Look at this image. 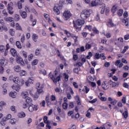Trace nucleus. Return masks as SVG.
Here are the masks:
<instances>
[{"label": "nucleus", "mask_w": 129, "mask_h": 129, "mask_svg": "<svg viewBox=\"0 0 129 129\" xmlns=\"http://www.w3.org/2000/svg\"><path fill=\"white\" fill-rule=\"evenodd\" d=\"M28 106H30V105H28V103L26 102L24 103L22 105V107L23 108H24V109L27 108Z\"/></svg>", "instance_id": "obj_49"}, {"label": "nucleus", "mask_w": 129, "mask_h": 129, "mask_svg": "<svg viewBox=\"0 0 129 129\" xmlns=\"http://www.w3.org/2000/svg\"><path fill=\"white\" fill-rule=\"evenodd\" d=\"M85 23V21H84V20L78 19L76 21V24L75 21H73L74 27L76 28V29H77V26H82V25H84Z\"/></svg>", "instance_id": "obj_4"}, {"label": "nucleus", "mask_w": 129, "mask_h": 129, "mask_svg": "<svg viewBox=\"0 0 129 129\" xmlns=\"http://www.w3.org/2000/svg\"><path fill=\"white\" fill-rule=\"evenodd\" d=\"M39 109V105H34L31 104L29 105L28 107V110L30 112H34V111H37Z\"/></svg>", "instance_id": "obj_3"}, {"label": "nucleus", "mask_w": 129, "mask_h": 129, "mask_svg": "<svg viewBox=\"0 0 129 129\" xmlns=\"http://www.w3.org/2000/svg\"><path fill=\"white\" fill-rule=\"evenodd\" d=\"M108 100L110 102L111 104H112L113 105H115L116 104V103L117 102V101H116L115 99H112L110 97L108 98Z\"/></svg>", "instance_id": "obj_15"}, {"label": "nucleus", "mask_w": 129, "mask_h": 129, "mask_svg": "<svg viewBox=\"0 0 129 129\" xmlns=\"http://www.w3.org/2000/svg\"><path fill=\"white\" fill-rule=\"evenodd\" d=\"M92 31L94 34H99V31L97 30V29L95 27L92 29Z\"/></svg>", "instance_id": "obj_52"}, {"label": "nucleus", "mask_w": 129, "mask_h": 129, "mask_svg": "<svg viewBox=\"0 0 129 129\" xmlns=\"http://www.w3.org/2000/svg\"><path fill=\"white\" fill-rule=\"evenodd\" d=\"M34 94H35V91H34L33 89L29 90V94H30L31 96L33 97V95H34Z\"/></svg>", "instance_id": "obj_57"}, {"label": "nucleus", "mask_w": 129, "mask_h": 129, "mask_svg": "<svg viewBox=\"0 0 129 129\" xmlns=\"http://www.w3.org/2000/svg\"><path fill=\"white\" fill-rule=\"evenodd\" d=\"M72 38H73V39H74L75 43H76V42H77V39H78V36L75 35L74 34H72Z\"/></svg>", "instance_id": "obj_43"}, {"label": "nucleus", "mask_w": 129, "mask_h": 129, "mask_svg": "<svg viewBox=\"0 0 129 129\" xmlns=\"http://www.w3.org/2000/svg\"><path fill=\"white\" fill-rule=\"evenodd\" d=\"M20 85H24L25 84V81L23 79L19 80V83Z\"/></svg>", "instance_id": "obj_62"}, {"label": "nucleus", "mask_w": 129, "mask_h": 129, "mask_svg": "<svg viewBox=\"0 0 129 129\" xmlns=\"http://www.w3.org/2000/svg\"><path fill=\"white\" fill-rule=\"evenodd\" d=\"M94 59H95V60L100 59V54L98 52L95 53L94 55Z\"/></svg>", "instance_id": "obj_26"}, {"label": "nucleus", "mask_w": 129, "mask_h": 129, "mask_svg": "<svg viewBox=\"0 0 129 129\" xmlns=\"http://www.w3.org/2000/svg\"><path fill=\"white\" fill-rule=\"evenodd\" d=\"M128 20L127 19V18H126L125 19H123L122 20V22L124 23V24H125V26H126V27H128Z\"/></svg>", "instance_id": "obj_36"}, {"label": "nucleus", "mask_w": 129, "mask_h": 129, "mask_svg": "<svg viewBox=\"0 0 129 129\" xmlns=\"http://www.w3.org/2000/svg\"><path fill=\"white\" fill-rule=\"evenodd\" d=\"M16 62L18 63V64H21V65H24L25 62H24V60H23V58L21 56L18 55L16 56Z\"/></svg>", "instance_id": "obj_7"}, {"label": "nucleus", "mask_w": 129, "mask_h": 129, "mask_svg": "<svg viewBox=\"0 0 129 129\" xmlns=\"http://www.w3.org/2000/svg\"><path fill=\"white\" fill-rule=\"evenodd\" d=\"M32 39L34 42H37V40H38V35L36 34H33L32 35Z\"/></svg>", "instance_id": "obj_34"}, {"label": "nucleus", "mask_w": 129, "mask_h": 129, "mask_svg": "<svg viewBox=\"0 0 129 129\" xmlns=\"http://www.w3.org/2000/svg\"><path fill=\"white\" fill-rule=\"evenodd\" d=\"M122 116L124 117V118H127V116H128V113L127 112V111H125L122 113Z\"/></svg>", "instance_id": "obj_37"}, {"label": "nucleus", "mask_w": 129, "mask_h": 129, "mask_svg": "<svg viewBox=\"0 0 129 129\" xmlns=\"http://www.w3.org/2000/svg\"><path fill=\"white\" fill-rule=\"evenodd\" d=\"M39 96H40V94L38 93H36L34 94L32 97H34L35 99H38V98H39Z\"/></svg>", "instance_id": "obj_42"}, {"label": "nucleus", "mask_w": 129, "mask_h": 129, "mask_svg": "<svg viewBox=\"0 0 129 129\" xmlns=\"http://www.w3.org/2000/svg\"><path fill=\"white\" fill-rule=\"evenodd\" d=\"M91 45H90V44L87 43L85 46V49L86 50H89V49H91Z\"/></svg>", "instance_id": "obj_59"}, {"label": "nucleus", "mask_w": 129, "mask_h": 129, "mask_svg": "<svg viewBox=\"0 0 129 129\" xmlns=\"http://www.w3.org/2000/svg\"><path fill=\"white\" fill-rule=\"evenodd\" d=\"M5 50H6V48H5V46H4V45H1L0 52H1V53H3V52H5Z\"/></svg>", "instance_id": "obj_53"}, {"label": "nucleus", "mask_w": 129, "mask_h": 129, "mask_svg": "<svg viewBox=\"0 0 129 129\" xmlns=\"http://www.w3.org/2000/svg\"><path fill=\"white\" fill-rule=\"evenodd\" d=\"M91 13H92V11H91V10L85 9L83 10L81 13V18L83 20H86L87 18H89V17H90Z\"/></svg>", "instance_id": "obj_1"}, {"label": "nucleus", "mask_w": 129, "mask_h": 129, "mask_svg": "<svg viewBox=\"0 0 129 129\" xmlns=\"http://www.w3.org/2000/svg\"><path fill=\"white\" fill-rule=\"evenodd\" d=\"M50 100L51 101H55L56 100V96L55 95H51L50 96Z\"/></svg>", "instance_id": "obj_60"}, {"label": "nucleus", "mask_w": 129, "mask_h": 129, "mask_svg": "<svg viewBox=\"0 0 129 129\" xmlns=\"http://www.w3.org/2000/svg\"><path fill=\"white\" fill-rule=\"evenodd\" d=\"M117 10H118V8L117 6L114 5V6H113V7L111 9L112 13H113V14H114L115 13V12H116V11H117Z\"/></svg>", "instance_id": "obj_30"}, {"label": "nucleus", "mask_w": 129, "mask_h": 129, "mask_svg": "<svg viewBox=\"0 0 129 129\" xmlns=\"http://www.w3.org/2000/svg\"><path fill=\"white\" fill-rule=\"evenodd\" d=\"M102 87L104 90H106V89H108L109 87H108V85L105 84V82H104L102 84Z\"/></svg>", "instance_id": "obj_29"}, {"label": "nucleus", "mask_w": 129, "mask_h": 129, "mask_svg": "<svg viewBox=\"0 0 129 129\" xmlns=\"http://www.w3.org/2000/svg\"><path fill=\"white\" fill-rule=\"evenodd\" d=\"M92 57V52H89L88 55L86 56L87 59H90Z\"/></svg>", "instance_id": "obj_51"}, {"label": "nucleus", "mask_w": 129, "mask_h": 129, "mask_svg": "<svg viewBox=\"0 0 129 129\" xmlns=\"http://www.w3.org/2000/svg\"><path fill=\"white\" fill-rule=\"evenodd\" d=\"M61 8H62V7L59 5L54 6L53 8V12L56 14V15H60V9Z\"/></svg>", "instance_id": "obj_9"}, {"label": "nucleus", "mask_w": 129, "mask_h": 129, "mask_svg": "<svg viewBox=\"0 0 129 129\" xmlns=\"http://www.w3.org/2000/svg\"><path fill=\"white\" fill-rule=\"evenodd\" d=\"M117 14L119 17H121V16H122V14H123V10L122 9H119L117 11Z\"/></svg>", "instance_id": "obj_33"}, {"label": "nucleus", "mask_w": 129, "mask_h": 129, "mask_svg": "<svg viewBox=\"0 0 129 129\" xmlns=\"http://www.w3.org/2000/svg\"><path fill=\"white\" fill-rule=\"evenodd\" d=\"M5 20L6 22H14V19L13 18V17H6L5 18Z\"/></svg>", "instance_id": "obj_31"}, {"label": "nucleus", "mask_w": 129, "mask_h": 129, "mask_svg": "<svg viewBox=\"0 0 129 129\" xmlns=\"http://www.w3.org/2000/svg\"><path fill=\"white\" fill-rule=\"evenodd\" d=\"M90 89L87 86H85L84 87V89L82 90V91H85L86 93H88V92L89 91Z\"/></svg>", "instance_id": "obj_44"}, {"label": "nucleus", "mask_w": 129, "mask_h": 129, "mask_svg": "<svg viewBox=\"0 0 129 129\" xmlns=\"http://www.w3.org/2000/svg\"><path fill=\"white\" fill-rule=\"evenodd\" d=\"M102 7V8L101 11V14H104V12L105 13H106V14L109 13V8H105V4H103Z\"/></svg>", "instance_id": "obj_10"}, {"label": "nucleus", "mask_w": 129, "mask_h": 129, "mask_svg": "<svg viewBox=\"0 0 129 129\" xmlns=\"http://www.w3.org/2000/svg\"><path fill=\"white\" fill-rule=\"evenodd\" d=\"M39 62V60L37 59H34L32 62V65H37L38 64V62Z\"/></svg>", "instance_id": "obj_56"}, {"label": "nucleus", "mask_w": 129, "mask_h": 129, "mask_svg": "<svg viewBox=\"0 0 129 129\" xmlns=\"http://www.w3.org/2000/svg\"><path fill=\"white\" fill-rule=\"evenodd\" d=\"M13 69L15 72H17L18 73L22 70L21 66H15Z\"/></svg>", "instance_id": "obj_17"}, {"label": "nucleus", "mask_w": 129, "mask_h": 129, "mask_svg": "<svg viewBox=\"0 0 129 129\" xmlns=\"http://www.w3.org/2000/svg\"><path fill=\"white\" fill-rule=\"evenodd\" d=\"M4 30L8 31V29L7 28V27L4 25L2 26H0V32H3Z\"/></svg>", "instance_id": "obj_38"}, {"label": "nucleus", "mask_w": 129, "mask_h": 129, "mask_svg": "<svg viewBox=\"0 0 129 129\" xmlns=\"http://www.w3.org/2000/svg\"><path fill=\"white\" fill-rule=\"evenodd\" d=\"M32 101H33V100H32V98L30 97H28L26 100V102L28 103V104L29 105H31V104L32 103Z\"/></svg>", "instance_id": "obj_32"}, {"label": "nucleus", "mask_w": 129, "mask_h": 129, "mask_svg": "<svg viewBox=\"0 0 129 129\" xmlns=\"http://www.w3.org/2000/svg\"><path fill=\"white\" fill-rule=\"evenodd\" d=\"M85 29L88 30L89 31H91L92 30V26L91 25H87Z\"/></svg>", "instance_id": "obj_50"}, {"label": "nucleus", "mask_w": 129, "mask_h": 129, "mask_svg": "<svg viewBox=\"0 0 129 129\" xmlns=\"http://www.w3.org/2000/svg\"><path fill=\"white\" fill-rule=\"evenodd\" d=\"M20 15L23 19H26L27 18V13L24 11H20Z\"/></svg>", "instance_id": "obj_28"}, {"label": "nucleus", "mask_w": 129, "mask_h": 129, "mask_svg": "<svg viewBox=\"0 0 129 129\" xmlns=\"http://www.w3.org/2000/svg\"><path fill=\"white\" fill-rule=\"evenodd\" d=\"M9 96H10V97H12V98H16V97H17V93L10 92L9 93Z\"/></svg>", "instance_id": "obj_24"}, {"label": "nucleus", "mask_w": 129, "mask_h": 129, "mask_svg": "<svg viewBox=\"0 0 129 129\" xmlns=\"http://www.w3.org/2000/svg\"><path fill=\"white\" fill-rule=\"evenodd\" d=\"M72 16V14H71V12H70V11L69 10L65 11L63 12V16L66 21H67V20L70 19Z\"/></svg>", "instance_id": "obj_6"}, {"label": "nucleus", "mask_w": 129, "mask_h": 129, "mask_svg": "<svg viewBox=\"0 0 129 129\" xmlns=\"http://www.w3.org/2000/svg\"><path fill=\"white\" fill-rule=\"evenodd\" d=\"M14 19L16 21L19 22L20 21V15L16 14L14 15Z\"/></svg>", "instance_id": "obj_39"}, {"label": "nucleus", "mask_w": 129, "mask_h": 129, "mask_svg": "<svg viewBox=\"0 0 129 129\" xmlns=\"http://www.w3.org/2000/svg\"><path fill=\"white\" fill-rule=\"evenodd\" d=\"M75 99L76 100L78 103V105H80L81 104V102L80 101V97L78 95H76L75 97Z\"/></svg>", "instance_id": "obj_21"}, {"label": "nucleus", "mask_w": 129, "mask_h": 129, "mask_svg": "<svg viewBox=\"0 0 129 129\" xmlns=\"http://www.w3.org/2000/svg\"><path fill=\"white\" fill-rule=\"evenodd\" d=\"M33 121V119L31 118H29L27 121V123L28 124V126H30L31 122Z\"/></svg>", "instance_id": "obj_55"}, {"label": "nucleus", "mask_w": 129, "mask_h": 129, "mask_svg": "<svg viewBox=\"0 0 129 129\" xmlns=\"http://www.w3.org/2000/svg\"><path fill=\"white\" fill-rule=\"evenodd\" d=\"M34 79L33 77H31L28 79L27 82H25L26 86H29V84H33L34 83Z\"/></svg>", "instance_id": "obj_13"}, {"label": "nucleus", "mask_w": 129, "mask_h": 129, "mask_svg": "<svg viewBox=\"0 0 129 129\" xmlns=\"http://www.w3.org/2000/svg\"><path fill=\"white\" fill-rule=\"evenodd\" d=\"M11 118H12V115L11 114H8L6 116L3 117V120L7 121V120L11 119Z\"/></svg>", "instance_id": "obj_20"}, {"label": "nucleus", "mask_w": 129, "mask_h": 129, "mask_svg": "<svg viewBox=\"0 0 129 129\" xmlns=\"http://www.w3.org/2000/svg\"><path fill=\"white\" fill-rule=\"evenodd\" d=\"M20 76H26L27 75V72L26 71H21L20 73Z\"/></svg>", "instance_id": "obj_41"}, {"label": "nucleus", "mask_w": 129, "mask_h": 129, "mask_svg": "<svg viewBox=\"0 0 129 129\" xmlns=\"http://www.w3.org/2000/svg\"><path fill=\"white\" fill-rule=\"evenodd\" d=\"M18 117L20 118L26 117V113L24 112H21L18 113Z\"/></svg>", "instance_id": "obj_22"}, {"label": "nucleus", "mask_w": 129, "mask_h": 129, "mask_svg": "<svg viewBox=\"0 0 129 129\" xmlns=\"http://www.w3.org/2000/svg\"><path fill=\"white\" fill-rule=\"evenodd\" d=\"M64 33L67 35V37H72V35L73 34L70 33L67 30H64Z\"/></svg>", "instance_id": "obj_45"}, {"label": "nucleus", "mask_w": 129, "mask_h": 129, "mask_svg": "<svg viewBox=\"0 0 129 129\" xmlns=\"http://www.w3.org/2000/svg\"><path fill=\"white\" fill-rule=\"evenodd\" d=\"M10 34H11V36H15V31L14 29H11L9 31Z\"/></svg>", "instance_id": "obj_61"}, {"label": "nucleus", "mask_w": 129, "mask_h": 129, "mask_svg": "<svg viewBox=\"0 0 129 129\" xmlns=\"http://www.w3.org/2000/svg\"><path fill=\"white\" fill-rule=\"evenodd\" d=\"M43 120H44V122L47 124L46 129H50L51 127V125H50V123H51V122L48 120V117L47 116H44Z\"/></svg>", "instance_id": "obj_8"}, {"label": "nucleus", "mask_w": 129, "mask_h": 129, "mask_svg": "<svg viewBox=\"0 0 129 129\" xmlns=\"http://www.w3.org/2000/svg\"><path fill=\"white\" fill-rule=\"evenodd\" d=\"M37 93H39V94H43V93H44V91H43V90H42V88L37 89Z\"/></svg>", "instance_id": "obj_64"}, {"label": "nucleus", "mask_w": 129, "mask_h": 129, "mask_svg": "<svg viewBox=\"0 0 129 129\" xmlns=\"http://www.w3.org/2000/svg\"><path fill=\"white\" fill-rule=\"evenodd\" d=\"M22 2H18V9H21L23 8V4H22Z\"/></svg>", "instance_id": "obj_54"}, {"label": "nucleus", "mask_w": 129, "mask_h": 129, "mask_svg": "<svg viewBox=\"0 0 129 129\" xmlns=\"http://www.w3.org/2000/svg\"><path fill=\"white\" fill-rule=\"evenodd\" d=\"M49 95H47L45 98V100L46 101L47 105L48 107L51 106L52 103L50 101V99H49Z\"/></svg>", "instance_id": "obj_18"}, {"label": "nucleus", "mask_w": 129, "mask_h": 129, "mask_svg": "<svg viewBox=\"0 0 129 129\" xmlns=\"http://www.w3.org/2000/svg\"><path fill=\"white\" fill-rule=\"evenodd\" d=\"M7 10H8V13L10 15H13V14H14V11H13V3L11 2L10 4L8 5Z\"/></svg>", "instance_id": "obj_11"}, {"label": "nucleus", "mask_w": 129, "mask_h": 129, "mask_svg": "<svg viewBox=\"0 0 129 129\" xmlns=\"http://www.w3.org/2000/svg\"><path fill=\"white\" fill-rule=\"evenodd\" d=\"M16 46L19 49H22V45L21 44V42H20V41L16 42Z\"/></svg>", "instance_id": "obj_46"}, {"label": "nucleus", "mask_w": 129, "mask_h": 129, "mask_svg": "<svg viewBox=\"0 0 129 129\" xmlns=\"http://www.w3.org/2000/svg\"><path fill=\"white\" fill-rule=\"evenodd\" d=\"M12 88L14 89V90H16V91H20V90L21 89V87H20V86L13 85L12 86Z\"/></svg>", "instance_id": "obj_25"}, {"label": "nucleus", "mask_w": 129, "mask_h": 129, "mask_svg": "<svg viewBox=\"0 0 129 129\" xmlns=\"http://www.w3.org/2000/svg\"><path fill=\"white\" fill-rule=\"evenodd\" d=\"M9 80L10 81H13L14 83H16V84L19 83L20 81V79L18 77H15L13 78V76H10L9 78Z\"/></svg>", "instance_id": "obj_12"}, {"label": "nucleus", "mask_w": 129, "mask_h": 129, "mask_svg": "<svg viewBox=\"0 0 129 129\" xmlns=\"http://www.w3.org/2000/svg\"><path fill=\"white\" fill-rule=\"evenodd\" d=\"M56 73H55L54 75H52V73H50L48 76L50 78V79H52L53 82L56 83L58 82L59 80H61V77H62V75H59V76H56Z\"/></svg>", "instance_id": "obj_2"}, {"label": "nucleus", "mask_w": 129, "mask_h": 129, "mask_svg": "<svg viewBox=\"0 0 129 129\" xmlns=\"http://www.w3.org/2000/svg\"><path fill=\"white\" fill-rule=\"evenodd\" d=\"M63 76L64 77V81L66 82H67L69 79V75L68 74H66V73H63L62 74Z\"/></svg>", "instance_id": "obj_27"}, {"label": "nucleus", "mask_w": 129, "mask_h": 129, "mask_svg": "<svg viewBox=\"0 0 129 129\" xmlns=\"http://www.w3.org/2000/svg\"><path fill=\"white\" fill-rule=\"evenodd\" d=\"M21 96L23 98L26 99L29 97V92L27 91L22 92L21 93Z\"/></svg>", "instance_id": "obj_16"}, {"label": "nucleus", "mask_w": 129, "mask_h": 129, "mask_svg": "<svg viewBox=\"0 0 129 129\" xmlns=\"http://www.w3.org/2000/svg\"><path fill=\"white\" fill-rule=\"evenodd\" d=\"M127 50H128V46H124L123 50L121 52V53H122V54H124V52H126Z\"/></svg>", "instance_id": "obj_47"}, {"label": "nucleus", "mask_w": 129, "mask_h": 129, "mask_svg": "<svg viewBox=\"0 0 129 129\" xmlns=\"http://www.w3.org/2000/svg\"><path fill=\"white\" fill-rule=\"evenodd\" d=\"M102 5H103L102 0H94L91 3L92 7H97V6H102Z\"/></svg>", "instance_id": "obj_5"}, {"label": "nucleus", "mask_w": 129, "mask_h": 129, "mask_svg": "<svg viewBox=\"0 0 129 129\" xmlns=\"http://www.w3.org/2000/svg\"><path fill=\"white\" fill-rule=\"evenodd\" d=\"M16 28L17 30H18L19 31H22V27H21V25H20V24L16 23Z\"/></svg>", "instance_id": "obj_40"}, {"label": "nucleus", "mask_w": 129, "mask_h": 129, "mask_svg": "<svg viewBox=\"0 0 129 129\" xmlns=\"http://www.w3.org/2000/svg\"><path fill=\"white\" fill-rule=\"evenodd\" d=\"M106 125H109V126H111V124H110L109 123H106L104 124H103V126L100 127V129H105V126Z\"/></svg>", "instance_id": "obj_35"}, {"label": "nucleus", "mask_w": 129, "mask_h": 129, "mask_svg": "<svg viewBox=\"0 0 129 129\" xmlns=\"http://www.w3.org/2000/svg\"><path fill=\"white\" fill-rule=\"evenodd\" d=\"M10 52L14 57H15V56H18L17 50H16V49H15L14 48H11L10 50Z\"/></svg>", "instance_id": "obj_19"}, {"label": "nucleus", "mask_w": 129, "mask_h": 129, "mask_svg": "<svg viewBox=\"0 0 129 129\" xmlns=\"http://www.w3.org/2000/svg\"><path fill=\"white\" fill-rule=\"evenodd\" d=\"M0 65L1 66H7L8 65V61L5 58H3L0 60Z\"/></svg>", "instance_id": "obj_14"}, {"label": "nucleus", "mask_w": 129, "mask_h": 129, "mask_svg": "<svg viewBox=\"0 0 129 129\" xmlns=\"http://www.w3.org/2000/svg\"><path fill=\"white\" fill-rule=\"evenodd\" d=\"M107 25L108 27H110V28H111L112 27H114V24L112 22V21L111 20H109L108 22L107 23Z\"/></svg>", "instance_id": "obj_23"}, {"label": "nucleus", "mask_w": 129, "mask_h": 129, "mask_svg": "<svg viewBox=\"0 0 129 129\" xmlns=\"http://www.w3.org/2000/svg\"><path fill=\"white\" fill-rule=\"evenodd\" d=\"M17 120H16L15 118H12L10 120V122L11 123V124H16Z\"/></svg>", "instance_id": "obj_48"}, {"label": "nucleus", "mask_w": 129, "mask_h": 129, "mask_svg": "<svg viewBox=\"0 0 129 129\" xmlns=\"http://www.w3.org/2000/svg\"><path fill=\"white\" fill-rule=\"evenodd\" d=\"M39 73L43 74V75H46V70L44 69L41 70L40 71Z\"/></svg>", "instance_id": "obj_63"}, {"label": "nucleus", "mask_w": 129, "mask_h": 129, "mask_svg": "<svg viewBox=\"0 0 129 129\" xmlns=\"http://www.w3.org/2000/svg\"><path fill=\"white\" fill-rule=\"evenodd\" d=\"M62 107L63 109H67V107H68V104L67 103L64 102L62 104Z\"/></svg>", "instance_id": "obj_58"}]
</instances>
